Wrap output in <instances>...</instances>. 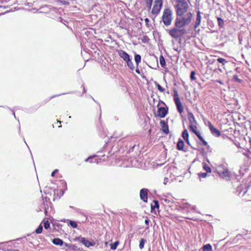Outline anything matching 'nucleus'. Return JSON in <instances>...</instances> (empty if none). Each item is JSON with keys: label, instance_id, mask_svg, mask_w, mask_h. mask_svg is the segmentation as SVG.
Returning <instances> with one entry per match:
<instances>
[{"label": "nucleus", "instance_id": "39", "mask_svg": "<svg viewBox=\"0 0 251 251\" xmlns=\"http://www.w3.org/2000/svg\"><path fill=\"white\" fill-rule=\"evenodd\" d=\"M146 5L149 9H151L152 5V3H146Z\"/></svg>", "mask_w": 251, "mask_h": 251}, {"label": "nucleus", "instance_id": "25", "mask_svg": "<svg viewBox=\"0 0 251 251\" xmlns=\"http://www.w3.org/2000/svg\"><path fill=\"white\" fill-rule=\"evenodd\" d=\"M203 168L207 173H210L211 172L210 167L205 163L203 164Z\"/></svg>", "mask_w": 251, "mask_h": 251}, {"label": "nucleus", "instance_id": "24", "mask_svg": "<svg viewBox=\"0 0 251 251\" xmlns=\"http://www.w3.org/2000/svg\"><path fill=\"white\" fill-rule=\"evenodd\" d=\"M217 20H218V23L219 26L220 27H223L224 25V20L220 17H218L217 18Z\"/></svg>", "mask_w": 251, "mask_h": 251}, {"label": "nucleus", "instance_id": "17", "mask_svg": "<svg viewBox=\"0 0 251 251\" xmlns=\"http://www.w3.org/2000/svg\"><path fill=\"white\" fill-rule=\"evenodd\" d=\"M159 62L162 67L165 68L166 66V62L164 57L162 55L159 57Z\"/></svg>", "mask_w": 251, "mask_h": 251}, {"label": "nucleus", "instance_id": "49", "mask_svg": "<svg viewBox=\"0 0 251 251\" xmlns=\"http://www.w3.org/2000/svg\"><path fill=\"white\" fill-rule=\"evenodd\" d=\"M13 114H14V116L15 117V113L14 112H13Z\"/></svg>", "mask_w": 251, "mask_h": 251}, {"label": "nucleus", "instance_id": "41", "mask_svg": "<svg viewBox=\"0 0 251 251\" xmlns=\"http://www.w3.org/2000/svg\"><path fill=\"white\" fill-rule=\"evenodd\" d=\"M149 40L147 36L144 37V39L143 40L144 42H146L147 41V40Z\"/></svg>", "mask_w": 251, "mask_h": 251}, {"label": "nucleus", "instance_id": "11", "mask_svg": "<svg viewBox=\"0 0 251 251\" xmlns=\"http://www.w3.org/2000/svg\"><path fill=\"white\" fill-rule=\"evenodd\" d=\"M188 118L190 125H196L197 122L194 115L191 112L188 113Z\"/></svg>", "mask_w": 251, "mask_h": 251}, {"label": "nucleus", "instance_id": "5", "mask_svg": "<svg viewBox=\"0 0 251 251\" xmlns=\"http://www.w3.org/2000/svg\"><path fill=\"white\" fill-rule=\"evenodd\" d=\"M148 191L147 189L143 188L140 190V197L143 201L147 202L148 201Z\"/></svg>", "mask_w": 251, "mask_h": 251}, {"label": "nucleus", "instance_id": "1", "mask_svg": "<svg viewBox=\"0 0 251 251\" xmlns=\"http://www.w3.org/2000/svg\"><path fill=\"white\" fill-rule=\"evenodd\" d=\"M176 5L177 17L175 20V27L167 30L169 34L173 38L178 39L186 33V26L192 21V14L188 12L189 6L184 0H177Z\"/></svg>", "mask_w": 251, "mask_h": 251}, {"label": "nucleus", "instance_id": "10", "mask_svg": "<svg viewBox=\"0 0 251 251\" xmlns=\"http://www.w3.org/2000/svg\"><path fill=\"white\" fill-rule=\"evenodd\" d=\"M201 12L200 11H198L197 12V18H196V22H195V25H194V27H195V29L197 28V27L198 26H199L200 25V24L201 22Z\"/></svg>", "mask_w": 251, "mask_h": 251}, {"label": "nucleus", "instance_id": "23", "mask_svg": "<svg viewBox=\"0 0 251 251\" xmlns=\"http://www.w3.org/2000/svg\"><path fill=\"white\" fill-rule=\"evenodd\" d=\"M197 137L199 138V139L202 142L203 145L206 146L207 145V142L203 139V138L201 136V133L199 134H197Z\"/></svg>", "mask_w": 251, "mask_h": 251}, {"label": "nucleus", "instance_id": "45", "mask_svg": "<svg viewBox=\"0 0 251 251\" xmlns=\"http://www.w3.org/2000/svg\"><path fill=\"white\" fill-rule=\"evenodd\" d=\"M136 72L138 74H140V71L138 69H136Z\"/></svg>", "mask_w": 251, "mask_h": 251}, {"label": "nucleus", "instance_id": "22", "mask_svg": "<svg viewBox=\"0 0 251 251\" xmlns=\"http://www.w3.org/2000/svg\"><path fill=\"white\" fill-rule=\"evenodd\" d=\"M126 63H127V66L131 70H133L134 69V65H133L132 62L131 61L130 58L129 60H128L127 61H126Z\"/></svg>", "mask_w": 251, "mask_h": 251}, {"label": "nucleus", "instance_id": "33", "mask_svg": "<svg viewBox=\"0 0 251 251\" xmlns=\"http://www.w3.org/2000/svg\"><path fill=\"white\" fill-rule=\"evenodd\" d=\"M44 228L48 229L50 227V224L48 221H46L44 223Z\"/></svg>", "mask_w": 251, "mask_h": 251}, {"label": "nucleus", "instance_id": "15", "mask_svg": "<svg viewBox=\"0 0 251 251\" xmlns=\"http://www.w3.org/2000/svg\"><path fill=\"white\" fill-rule=\"evenodd\" d=\"M52 243L55 245L62 246L63 244V241L59 238H55L52 240Z\"/></svg>", "mask_w": 251, "mask_h": 251}, {"label": "nucleus", "instance_id": "21", "mask_svg": "<svg viewBox=\"0 0 251 251\" xmlns=\"http://www.w3.org/2000/svg\"><path fill=\"white\" fill-rule=\"evenodd\" d=\"M135 61L137 66H138L139 63L141 62V57L139 54H136L134 57Z\"/></svg>", "mask_w": 251, "mask_h": 251}, {"label": "nucleus", "instance_id": "31", "mask_svg": "<svg viewBox=\"0 0 251 251\" xmlns=\"http://www.w3.org/2000/svg\"><path fill=\"white\" fill-rule=\"evenodd\" d=\"M69 225L71 226L72 227H73V228H76L77 227V224L75 222V221H70V223L69 224H68Z\"/></svg>", "mask_w": 251, "mask_h": 251}, {"label": "nucleus", "instance_id": "2", "mask_svg": "<svg viewBox=\"0 0 251 251\" xmlns=\"http://www.w3.org/2000/svg\"><path fill=\"white\" fill-rule=\"evenodd\" d=\"M173 19L172 11L168 8L164 9L162 16L164 24L167 26L170 25L172 24Z\"/></svg>", "mask_w": 251, "mask_h": 251}, {"label": "nucleus", "instance_id": "37", "mask_svg": "<svg viewBox=\"0 0 251 251\" xmlns=\"http://www.w3.org/2000/svg\"><path fill=\"white\" fill-rule=\"evenodd\" d=\"M58 171V170L57 169H55L54 171H53L51 173V176H54V175L55 174V173L56 172H57Z\"/></svg>", "mask_w": 251, "mask_h": 251}, {"label": "nucleus", "instance_id": "12", "mask_svg": "<svg viewBox=\"0 0 251 251\" xmlns=\"http://www.w3.org/2000/svg\"><path fill=\"white\" fill-rule=\"evenodd\" d=\"M184 146V141L181 139H179L177 143L176 148L178 150L181 151L183 150Z\"/></svg>", "mask_w": 251, "mask_h": 251}, {"label": "nucleus", "instance_id": "26", "mask_svg": "<svg viewBox=\"0 0 251 251\" xmlns=\"http://www.w3.org/2000/svg\"><path fill=\"white\" fill-rule=\"evenodd\" d=\"M118 244H119L118 241H116L114 243L111 244H110V249L113 250L116 249Z\"/></svg>", "mask_w": 251, "mask_h": 251}, {"label": "nucleus", "instance_id": "13", "mask_svg": "<svg viewBox=\"0 0 251 251\" xmlns=\"http://www.w3.org/2000/svg\"><path fill=\"white\" fill-rule=\"evenodd\" d=\"M175 104L176 106L177 109L180 113H182L183 112V107L180 101L175 102Z\"/></svg>", "mask_w": 251, "mask_h": 251}, {"label": "nucleus", "instance_id": "32", "mask_svg": "<svg viewBox=\"0 0 251 251\" xmlns=\"http://www.w3.org/2000/svg\"><path fill=\"white\" fill-rule=\"evenodd\" d=\"M196 72L195 71H192L190 75V78L192 80H196V78L195 77Z\"/></svg>", "mask_w": 251, "mask_h": 251}, {"label": "nucleus", "instance_id": "20", "mask_svg": "<svg viewBox=\"0 0 251 251\" xmlns=\"http://www.w3.org/2000/svg\"><path fill=\"white\" fill-rule=\"evenodd\" d=\"M212 250V246L209 244H206L203 247V251H211Z\"/></svg>", "mask_w": 251, "mask_h": 251}, {"label": "nucleus", "instance_id": "44", "mask_svg": "<svg viewBox=\"0 0 251 251\" xmlns=\"http://www.w3.org/2000/svg\"><path fill=\"white\" fill-rule=\"evenodd\" d=\"M145 22L146 24L148 23V22H149V20L148 18H146L145 19Z\"/></svg>", "mask_w": 251, "mask_h": 251}, {"label": "nucleus", "instance_id": "48", "mask_svg": "<svg viewBox=\"0 0 251 251\" xmlns=\"http://www.w3.org/2000/svg\"><path fill=\"white\" fill-rule=\"evenodd\" d=\"M83 92H84V93H85V92H86V91H85V88H83Z\"/></svg>", "mask_w": 251, "mask_h": 251}, {"label": "nucleus", "instance_id": "40", "mask_svg": "<svg viewBox=\"0 0 251 251\" xmlns=\"http://www.w3.org/2000/svg\"><path fill=\"white\" fill-rule=\"evenodd\" d=\"M153 0H146V3H152Z\"/></svg>", "mask_w": 251, "mask_h": 251}, {"label": "nucleus", "instance_id": "8", "mask_svg": "<svg viewBox=\"0 0 251 251\" xmlns=\"http://www.w3.org/2000/svg\"><path fill=\"white\" fill-rule=\"evenodd\" d=\"M119 55L123 58L126 62L130 59L129 55L123 50L118 51Z\"/></svg>", "mask_w": 251, "mask_h": 251}, {"label": "nucleus", "instance_id": "28", "mask_svg": "<svg viewBox=\"0 0 251 251\" xmlns=\"http://www.w3.org/2000/svg\"><path fill=\"white\" fill-rule=\"evenodd\" d=\"M174 101H175V102L180 101V99L178 96V94L176 91L174 94Z\"/></svg>", "mask_w": 251, "mask_h": 251}, {"label": "nucleus", "instance_id": "29", "mask_svg": "<svg viewBox=\"0 0 251 251\" xmlns=\"http://www.w3.org/2000/svg\"><path fill=\"white\" fill-rule=\"evenodd\" d=\"M43 230V226L41 225H40L36 229L35 232L37 234H40L42 233Z\"/></svg>", "mask_w": 251, "mask_h": 251}, {"label": "nucleus", "instance_id": "27", "mask_svg": "<svg viewBox=\"0 0 251 251\" xmlns=\"http://www.w3.org/2000/svg\"><path fill=\"white\" fill-rule=\"evenodd\" d=\"M145 242H146V240L143 238H142L140 240L139 245V248L140 249H142L144 248Z\"/></svg>", "mask_w": 251, "mask_h": 251}, {"label": "nucleus", "instance_id": "34", "mask_svg": "<svg viewBox=\"0 0 251 251\" xmlns=\"http://www.w3.org/2000/svg\"><path fill=\"white\" fill-rule=\"evenodd\" d=\"M156 84V86L158 89V90L160 92H163L164 91V89L158 83H157L156 82L155 83Z\"/></svg>", "mask_w": 251, "mask_h": 251}, {"label": "nucleus", "instance_id": "14", "mask_svg": "<svg viewBox=\"0 0 251 251\" xmlns=\"http://www.w3.org/2000/svg\"><path fill=\"white\" fill-rule=\"evenodd\" d=\"M189 128L197 136V134L200 133V132L199 131H197V127L196 125H190L189 126Z\"/></svg>", "mask_w": 251, "mask_h": 251}, {"label": "nucleus", "instance_id": "35", "mask_svg": "<svg viewBox=\"0 0 251 251\" xmlns=\"http://www.w3.org/2000/svg\"><path fill=\"white\" fill-rule=\"evenodd\" d=\"M207 173H200L198 174V176L200 178H205L207 175Z\"/></svg>", "mask_w": 251, "mask_h": 251}, {"label": "nucleus", "instance_id": "36", "mask_svg": "<svg viewBox=\"0 0 251 251\" xmlns=\"http://www.w3.org/2000/svg\"><path fill=\"white\" fill-rule=\"evenodd\" d=\"M233 78H234V79L236 81H237V82H238L241 83V82H242V80L241 79H239V78H238V75H233Z\"/></svg>", "mask_w": 251, "mask_h": 251}, {"label": "nucleus", "instance_id": "46", "mask_svg": "<svg viewBox=\"0 0 251 251\" xmlns=\"http://www.w3.org/2000/svg\"><path fill=\"white\" fill-rule=\"evenodd\" d=\"M93 158V157H89V158H87L85 161H88L89 159H91L92 158Z\"/></svg>", "mask_w": 251, "mask_h": 251}, {"label": "nucleus", "instance_id": "47", "mask_svg": "<svg viewBox=\"0 0 251 251\" xmlns=\"http://www.w3.org/2000/svg\"><path fill=\"white\" fill-rule=\"evenodd\" d=\"M19 251V250H9V251Z\"/></svg>", "mask_w": 251, "mask_h": 251}, {"label": "nucleus", "instance_id": "9", "mask_svg": "<svg viewBox=\"0 0 251 251\" xmlns=\"http://www.w3.org/2000/svg\"><path fill=\"white\" fill-rule=\"evenodd\" d=\"M160 126H161L163 131L165 134H168L169 132V130L167 123L165 122L164 121H161Z\"/></svg>", "mask_w": 251, "mask_h": 251}, {"label": "nucleus", "instance_id": "7", "mask_svg": "<svg viewBox=\"0 0 251 251\" xmlns=\"http://www.w3.org/2000/svg\"><path fill=\"white\" fill-rule=\"evenodd\" d=\"M219 175L223 178L228 179L230 177V172L227 169H224L223 170L220 171Z\"/></svg>", "mask_w": 251, "mask_h": 251}, {"label": "nucleus", "instance_id": "18", "mask_svg": "<svg viewBox=\"0 0 251 251\" xmlns=\"http://www.w3.org/2000/svg\"><path fill=\"white\" fill-rule=\"evenodd\" d=\"M153 202L154 204L153 205L152 204H151V210H154L155 208H159V205L158 201L156 200H154L153 201Z\"/></svg>", "mask_w": 251, "mask_h": 251}, {"label": "nucleus", "instance_id": "4", "mask_svg": "<svg viewBox=\"0 0 251 251\" xmlns=\"http://www.w3.org/2000/svg\"><path fill=\"white\" fill-rule=\"evenodd\" d=\"M207 126L210 129L211 133L213 136L216 137H219L220 136L221 132L217 128L214 127L209 121L208 122Z\"/></svg>", "mask_w": 251, "mask_h": 251}, {"label": "nucleus", "instance_id": "6", "mask_svg": "<svg viewBox=\"0 0 251 251\" xmlns=\"http://www.w3.org/2000/svg\"><path fill=\"white\" fill-rule=\"evenodd\" d=\"M168 113V108L159 107L157 111V115L161 118H164Z\"/></svg>", "mask_w": 251, "mask_h": 251}, {"label": "nucleus", "instance_id": "30", "mask_svg": "<svg viewBox=\"0 0 251 251\" xmlns=\"http://www.w3.org/2000/svg\"><path fill=\"white\" fill-rule=\"evenodd\" d=\"M217 61L220 63L223 64V65L227 63V61H226L225 59L223 58H218L217 59Z\"/></svg>", "mask_w": 251, "mask_h": 251}, {"label": "nucleus", "instance_id": "43", "mask_svg": "<svg viewBox=\"0 0 251 251\" xmlns=\"http://www.w3.org/2000/svg\"><path fill=\"white\" fill-rule=\"evenodd\" d=\"M185 141H186V142L187 143V144H188L189 145H190L189 139L185 140Z\"/></svg>", "mask_w": 251, "mask_h": 251}, {"label": "nucleus", "instance_id": "42", "mask_svg": "<svg viewBox=\"0 0 251 251\" xmlns=\"http://www.w3.org/2000/svg\"><path fill=\"white\" fill-rule=\"evenodd\" d=\"M149 220L148 219H146L145 220V223L146 225H147L148 226H149Z\"/></svg>", "mask_w": 251, "mask_h": 251}, {"label": "nucleus", "instance_id": "38", "mask_svg": "<svg viewBox=\"0 0 251 251\" xmlns=\"http://www.w3.org/2000/svg\"><path fill=\"white\" fill-rule=\"evenodd\" d=\"M168 180H169V179H168V178L165 177V178H164L163 183H164L165 185H166V184H167V182L168 181Z\"/></svg>", "mask_w": 251, "mask_h": 251}, {"label": "nucleus", "instance_id": "19", "mask_svg": "<svg viewBox=\"0 0 251 251\" xmlns=\"http://www.w3.org/2000/svg\"><path fill=\"white\" fill-rule=\"evenodd\" d=\"M182 136L184 140L189 139V133L187 129H185L184 130L182 134Z\"/></svg>", "mask_w": 251, "mask_h": 251}, {"label": "nucleus", "instance_id": "3", "mask_svg": "<svg viewBox=\"0 0 251 251\" xmlns=\"http://www.w3.org/2000/svg\"><path fill=\"white\" fill-rule=\"evenodd\" d=\"M162 0H155L154 5L151 10V14L156 17L160 12L162 6Z\"/></svg>", "mask_w": 251, "mask_h": 251}, {"label": "nucleus", "instance_id": "16", "mask_svg": "<svg viewBox=\"0 0 251 251\" xmlns=\"http://www.w3.org/2000/svg\"><path fill=\"white\" fill-rule=\"evenodd\" d=\"M81 242L83 245H84L86 247H89L93 245L91 242L87 240H86L84 238H81Z\"/></svg>", "mask_w": 251, "mask_h": 251}]
</instances>
